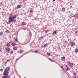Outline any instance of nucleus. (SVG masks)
Segmentation results:
<instances>
[{
    "label": "nucleus",
    "mask_w": 78,
    "mask_h": 78,
    "mask_svg": "<svg viewBox=\"0 0 78 78\" xmlns=\"http://www.w3.org/2000/svg\"><path fill=\"white\" fill-rule=\"evenodd\" d=\"M3 75L6 76H8V72L5 70V71L3 73Z\"/></svg>",
    "instance_id": "1"
},
{
    "label": "nucleus",
    "mask_w": 78,
    "mask_h": 78,
    "mask_svg": "<svg viewBox=\"0 0 78 78\" xmlns=\"http://www.w3.org/2000/svg\"><path fill=\"white\" fill-rule=\"evenodd\" d=\"M13 21V18H12L11 17H10L9 18V23H11V22H12Z\"/></svg>",
    "instance_id": "2"
},
{
    "label": "nucleus",
    "mask_w": 78,
    "mask_h": 78,
    "mask_svg": "<svg viewBox=\"0 0 78 78\" xmlns=\"http://www.w3.org/2000/svg\"><path fill=\"white\" fill-rule=\"evenodd\" d=\"M75 42H72L71 44V47H73V46H74L75 45Z\"/></svg>",
    "instance_id": "3"
},
{
    "label": "nucleus",
    "mask_w": 78,
    "mask_h": 78,
    "mask_svg": "<svg viewBox=\"0 0 78 78\" xmlns=\"http://www.w3.org/2000/svg\"><path fill=\"white\" fill-rule=\"evenodd\" d=\"M69 65L70 66H73V64L72 63H70L69 64Z\"/></svg>",
    "instance_id": "4"
},
{
    "label": "nucleus",
    "mask_w": 78,
    "mask_h": 78,
    "mask_svg": "<svg viewBox=\"0 0 78 78\" xmlns=\"http://www.w3.org/2000/svg\"><path fill=\"white\" fill-rule=\"evenodd\" d=\"M21 7H22V5H19L17 6V8L18 9L19 8H21Z\"/></svg>",
    "instance_id": "5"
},
{
    "label": "nucleus",
    "mask_w": 78,
    "mask_h": 78,
    "mask_svg": "<svg viewBox=\"0 0 78 78\" xmlns=\"http://www.w3.org/2000/svg\"><path fill=\"white\" fill-rule=\"evenodd\" d=\"M5 70L7 72H8V70H9V68L8 67L6 68Z\"/></svg>",
    "instance_id": "6"
},
{
    "label": "nucleus",
    "mask_w": 78,
    "mask_h": 78,
    "mask_svg": "<svg viewBox=\"0 0 78 78\" xmlns=\"http://www.w3.org/2000/svg\"><path fill=\"white\" fill-rule=\"evenodd\" d=\"M2 76V78H9V77L8 76Z\"/></svg>",
    "instance_id": "7"
},
{
    "label": "nucleus",
    "mask_w": 78,
    "mask_h": 78,
    "mask_svg": "<svg viewBox=\"0 0 78 78\" xmlns=\"http://www.w3.org/2000/svg\"><path fill=\"white\" fill-rule=\"evenodd\" d=\"M16 17H17V16H16V15H14L13 16V19H16Z\"/></svg>",
    "instance_id": "8"
},
{
    "label": "nucleus",
    "mask_w": 78,
    "mask_h": 78,
    "mask_svg": "<svg viewBox=\"0 0 78 78\" xmlns=\"http://www.w3.org/2000/svg\"><path fill=\"white\" fill-rule=\"evenodd\" d=\"M22 25H27V23L25 22H23L22 23Z\"/></svg>",
    "instance_id": "9"
},
{
    "label": "nucleus",
    "mask_w": 78,
    "mask_h": 78,
    "mask_svg": "<svg viewBox=\"0 0 78 78\" xmlns=\"http://www.w3.org/2000/svg\"><path fill=\"white\" fill-rule=\"evenodd\" d=\"M6 45L7 47H10V44L8 43H7L6 44Z\"/></svg>",
    "instance_id": "10"
},
{
    "label": "nucleus",
    "mask_w": 78,
    "mask_h": 78,
    "mask_svg": "<svg viewBox=\"0 0 78 78\" xmlns=\"http://www.w3.org/2000/svg\"><path fill=\"white\" fill-rule=\"evenodd\" d=\"M7 51H9L10 48H7L6 49Z\"/></svg>",
    "instance_id": "11"
},
{
    "label": "nucleus",
    "mask_w": 78,
    "mask_h": 78,
    "mask_svg": "<svg viewBox=\"0 0 78 78\" xmlns=\"http://www.w3.org/2000/svg\"><path fill=\"white\" fill-rule=\"evenodd\" d=\"M65 9V8H62V11H63V12H65V11H66V10Z\"/></svg>",
    "instance_id": "12"
},
{
    "label": "nucleus",
    "mask_w": 78,
    "mask_h": 78,
    "mask_svg": "<svg viewBox=\"0 0 78 78\" xmlns=\"http://www.w3.org/2000/svg\"><path fill=\"white\" fill-rule=\"evenodd\" d=\"M3 34V32L1 31L0 32V36H2Z\"/></svg>",
    "instance_id": "13"
},
{
    "label": "nucleus",
    "mask_w": 78,
    "mask_h": 78,
    "mask_svg": "<svg viewBox=\"0 0 78 78\" xmlns=\"http://www.w3.org/2000/svg\"><path fill=\"white\" fill-rule=\"evenodd\" d=\"M75 52L76 53H78V49H76L75 50Z\"/></svg>",
    "instance_id": "14"
},
{
    "label": "nucleus",
    "mask_w": 78,
    "mask_h": 78,
    "mask_svg": "<svg viewBox=\"0 0 78 78\" xmlns=\"http://www.w3.org/2000/svg\"><path fill=\"white\" fill-rule=\"evenodd\" d=\"M12 46H15L16 45L15 44V43H13L12 44Z\"/></svg>",
    "instance_id": "15"
},
{
    "label": "nucleus",
    "mask_w": 78,
    "mask_h": 78,
    "mask_svg": "<svg viewBox=\"0 0 78 78\" xmlns=\"http://www.w3.org/2000/svg\"><path fill=\"white\" fill-rule=\"evenodd\" d=\"M65 59V57L64 56L62 57L61 58L62 60H63V59Z\"/></svg>",
    "instance_id": "16"
},
{
    "label": "nucleus",
    "mask_w": 78,
    "mask_h": 78,
    "mask_svg": "<svg viewBox=\"0 0 78 78\" xmlns=\"http://www.w3.org/2000/svg\"><path fill=\"white\" fill-rule=\"evenodd\" d=\"M47 44H44L43 46L44 47H47Z\"/></svg>",
    "instance_id": "17"
},
{
    "label": "nucleus",
    "mask_w": 78,
    "mask_h": 78,
    "mask_svg": "<svg viewBox=\"0 0 78 78\" xmlns=\"http://www.w3.org/2000/svg\"><path fill=\"white\" fill-rule=\"evenodd\" d=\"M56 33V31H54L53 32V34H55Z\"/></svg>",
    "instance_id": "18"
},
{
    "label": "nucleus",
    "mask_w": 78,
    "mask_h": 78,
    "mask_svg": "<svg viewBox=\"0 0 78 78\" xmlns=\"http://www.w3.org/2000/svg\"><path fill=\"white\" fill-rule=\"evenodd\" d=\"M49 60L50 61H51V62H53V60L51 59H50V58H49Z\"/></svg>",
    "instance_id": "19"
},
{
    "label": "nucleus",
    "mask_w": 78,
    "mask_h": 78,
    "mask_svg": "<svg viewBox=\"0 0 78 78\" xmlns=\"http://www.w3.org/2000/svg\"><path fill=\"white\" fill-rule=\"evenodd\" d=\"M13 50H16L17 49V48H16V47H14L13 48Z\"/></svg>",
    "instance_id": "20"
},
{
    "label": "nucleus",
    "mask_w": 78,
    "mask_h": 78,
    "mask_svg": "<svg viewBox=\"0 0 78 78\" xmlns=\"http://www.w3.org/2000/svg\"><path fill=\"white\" fill-rule=\"evenodd\" d=\"M13 22L14 23L16 22V19H15L14 20H13Z\"/></svg>",
    "instance_id": "21"
},
{
    "label": "nucleus",
    "mask_w": 78,
    "mask_h": 78,
    "mask_svg": "<svg viewBox=\"0 0 78 78\" xmlns=\"http://www.w3.org/2000/svg\"><path fill=\"white\" fill-rule=\"evenodd\" d=\"M6 33H9V30H6Z\"/></svg>",
    "instance_id": "22"
},
{
    "label": "nucleus",
    "mask_w": 78,
    "mask_h": 78,
    "mask_svg": "<svg viewBox=\"0 0 78 78\" xmlns=\"http://www.w3.org/2000/svg\"><path fill=\"white\" fill-rule=\"evenodd\" d=\"M15 42H18V40H17V38L15 39Z\"/></svg>",
    "instance_id": "23"
},
{
    "label": "nucleus",
    "mask_w": 78,
    "mask_h": 78,
    "mask_svg": "<svg viewBox=\"0 0 78 78\" xmlns=\"http://www.w3.org/2000/svg\"><path fill=\"white\" fill-rule=\"evenodd\" d=\"M29 34L30 36H31V32H29Z\"/></svg>",
    "instance_id": "24"
},
{
    "label": "nucleus",
    "mask_w": 78,
    "mask_h": 78,
    "mask_svg": "<svg viewBox=\"0 0 78 78\" xmlns=\"http://www.w3.org/2000/svg\"><path fill=\"white\" fill-rule=\"evenodd\" d=\"M35 51V53H37V52H38L39 51H37V50H35V51Z\"/></svg>",
    "instance_id": "25"
},
{
    "label": "nucleus",
    "mask_w": 78,
    "mask_h": 78,
    "mask_svg": "<svg viewBox=\"0 0 78 78\" xmlns=\"http://www.w3.org/2000/svg\"><path fill=\"white\" fill-rule=\"evenodd\" d=\"M10 53H11V54H13V51H11Z\"/></svg>",
    "instance_id": "26"
},
{
    "label": "nucleus",
    "mask_w": 78,
    "mask_h": 78,
    "mask_svg": "<svg viewBox=\"0 0 78 78\" xmlns=\"http://www.w3.org/2000/svg\"><path fill=\"white\" fill-rule=\"evenodd\" d=\"M47 55H50V53H47Z\"/></svg>",
    "instance_id": "27"
},
{
    "label": "nucleus",
    "mask_w": 78,
    "mask_h": 78,
    "mask_svg": "<svg viewBox=\"0 0 78 78\" xmlns=\"http://www.w3.org/2000/svg\"><path fill=\"white\" fill-rule=\"evenodd\" d=\"M0 71H1V72H2L3 71V69H1Z\"/></svg>",
    "instance_id": "28"
},
{
    "label": "nucleus",
    "mask_w": 78,
    "mask_h": 78,
    "mask_svg": "<svg viewBox=\"0 0 78 78\" xmlns=\"http://www.w3.org/2000/svg\"><path fill=\"white\" fill-rule=\"evenodd\" d=\"M33 10H31L30 11V12H33Z\"/></svg>",
    "instance_id": "29"
},
{
    "label": "nucleus",
    "mask_w": 78,
    "mask_h": 78,
    "mask_svg": "<svg viewBox=\"0 0 78 78\" xmlns=\"http://www.w3.org/2000/svg\"><path fill=\"white\" fill-rule=\"evenodd\" d=\"M45 32L47 33L48 32V31L47 30H46Z\"/></svg>",
    "instance_id": "30"
},
{
    "label": "nucleus",
    "mask_w": 78,
    "mask_h": 78,
    "mask_svg": "<svg viewBox=\"0 0 78 78\" xmlns=\"http://www.w3.org/2000/svg\"><path fill=\"white\" fill-rule=\"evenodd\" d=\"M22 50H20V53H21V52H22Z\"/></svg>",
    "instance_id": "31"
},
{
    "label": "nucleus",
    "mask_w": 78,
    "mask_h": 78,
    "mask_svg": "<svg viewBox=\"0 0 78 78\" xmlns=\"http://www.w3.org/2000/svg\"><path fill=\"white\" fill-rule=\"evenodd\" d=\"M66 70H67V71L69 70V68H66Z\"/></svg>",
    "instance_id": "32"
},
{
    "label": "nucleus",
    "mask_w": 78,
    "mask_h": 78,
    "mask_svg": "<svg viewBox=\"0 0 78 78\" xmlns=\"http://www.w3.org/2000/svg\"><path fill=\"white\" fill-rule=\"evenodd\" d=\"M7 23V24H9V22H8Z\"/></svg>",
    "instance_id": "33"
},
{
    "label": "nucleus",
    "mask_w": 78,
    "mask_h": 78,
    "mask_svg": "<svg viewBox=\"0 0 78 78\" xmlns=\"http://www.w3.org/2000/svg\"><path fill=\"white\" fill-rule=\"evenodd\" d=\"M61 68H62H62H63V66H61Z\"/></svg>",
    "instance_id": "34"
},
{
    "label": "nucleus",
    "mask_w": 78,
    "mask_h": 78,
    "mask_svg": "<svg viewBox=\"0 0 78 78\" xmlns=\"http://www.w3.org/2000/svg\"><path fill=\"white\" fill-rule=\"evenodd\" d=\"M7 61L8 62H9V61H10V60H7Z\"/></svg>",
    "instance_id": "35"
},
{
    "label": "nucleus",
    "mask_w": 78,
    "mask_h": 78,
    "mask_svg": "<svg viewBox=\"0 0 78 78\" xmlns=\"http://www.w3.org/2000/svg\"><path fill=\"white\" fill-rule=\"evenodd\" d=\"M75 33L76 34V33H77V32L76 31H75Z\"/></svg>",
    "instance_id": "36"
},
{
    "label": "nucleus",
    "mask_w": 78,
    "mask_h": 78,
    "mask_svg": "<svg viewBox=\"0 0 78 78\" xmlns=\"http://www.w3.org/2000/svg\"><path fill=\"white\" fill-rule=\"evenodd\" d=\"M19 58H17L16 59V60H19Z\"/></svg>",
    "instance_id": "37"
},
{
    "label": "nucleus",
    "mask_w": 78,
    "mask_h": 78,
    "mask_svg": "<svg viewBox=\"0 0 78 78\" xmlns=\"http://www.w3.org/2000/svg\"><path fill=\"white\" fill-rule=\"evenodd\" d=\"M73 74L75 75H76V73H73Z\"/></svg>",
    "instance_id": "38"
},
{
    "label": "nucleus",
    "mask_w": 78,
    "mask_h": 78,
    "mask_svg": "<svg viewBox=\"0 0 78 78\" xmlns=\"http://www.w3.org/2000/svg\"><path fill=\"white\" fill-rule=\"evenodd\" d=\"M34 20H37V18H35L34 19Z\"/></svg>",
    "instance_id": "39"
},
{
    "label": "nucleus",
    "mask_w": 78,
    "mask_h": 78,
    "mask_svg": "<svg viewBox=\"0 0 78 78\" xmlns=\"http://www.w3.org/2000/svg\"><path fill=\"white\" fill-rule=\"evenodd\" d=\"M74 78H76V76H75V77H74Z\"/></svg>",
    "instance_id": "40"
},
{
    "label": "nucleus",
    "mask_w": 78,
    "mask_h": 78,
    "mask_svg": "<svg viewBox=\"0 0 78 78\" xmlns=\"http://www.w3.org/2000/svg\"><path fill=\"white\" fill-rule=\"evenodd\" d=\"M53 1H55V0H53Z\"/></svg>",
    "instance_id": "41"
},
{
    "label": "nucleus",
    "mask_w": 78,
    "mask_h": 78,
    "mask_svg": "<svg viewBox=\"0 0 78 78\" xmlns=\"http://www.w3.org/2000/svg\"><path fill=\"white\" fill-rule=\"evenodd\" d=\"M24 29H26V28H24Z\"/></svg>",
    "instance_id": "42"
}]
</instances>
